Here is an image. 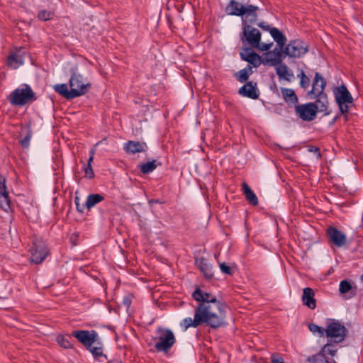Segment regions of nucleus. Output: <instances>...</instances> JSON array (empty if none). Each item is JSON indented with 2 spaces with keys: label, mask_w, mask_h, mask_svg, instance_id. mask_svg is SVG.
Wrapping results in <instances>:
<instances>
[{
  "label": "nucleus",
  "mask_w": 363,
  "mask_h": 363,
  "mask_svg": "<svg viewBox=\"0 0 363 363\" xmlns=\"http://www.w3.org/2000/svg\"><path fill=\"white\" fill-rule=\"evenodd\" d=\"M220 309V305H213L211 303H198L195 309V315L199 316L201 325L207 324L212 328H218L221 322L218 316L216 311Z\"/></svg>",
  "instance_id": "1"
},
{
  "label": "nucleus",
  "mask_w": 363,
  "mask_h": 363,
  "mask_svg": "<svg viewBox=\"0 0 363 363\" xmlns=\"http://www.w3.org/2000/svg\"><path fill=\"white\" fill-rule=\"evenodd\" d=\"M11 104L15 106H23L36 101L37 97L31 87L26 84L14 89L8 96Z\"/></svg>",
  "instance_id": "2"
},
{
  "label": "nucleus",
  "mask_w": 363,
  "mask_h": 363,
  "mask_svg": "<svg viewBox=\"0 0 363 363\" xmlns=\"http://www.w3.org/2000/svg\"><path fill=\"white\" fill-rule=\"evenodd\" d=\"M243 42L247 41L252 48H256L259 51H267L273 45V43H261V33L259 30L250 25L242 26V38Z\"/></svg>",
  "instance_id": "3"
},
{
  "label": "nucleus",
  "mask_w": 363,
  "mask_h": 363,
  "mask_svg": "<svg viewBox=\"0 0 363 363\" xmlns=\"http://www.w3.org/2000/svg\"><path fill=\"white\" fill-rule=\"evenodd\" d=\"M157 336L155 337L157 342L155 348L157 352H168L176 342V338L173 332L167 328H158Z\"/></svg>",
  "instance_id": "4"
},
{
  "label": "nucleus",
  "mask_w": 363,
  "mask_h": 363,
  "mask_svg": "<svg viewBox=\"0 0 363 363\" xmlns=\"http://www.w3.org/2000/svg\"><path fill=\"white\" fill-rule=\"evenodd\" d=\"M334 95L341 113L345 115L353 104L351 94L345 86L340 85L335 89Z\"/></svg>",
  "instance_id": "5"
},
{
  "label": "nucleus",
  "mask_w": 363,
  "mask_h": 363,
  "mask_svg": "<svg viewBox=\"0 0 363 363\" xmlns=\"http://www.w3.org/2000/svg\"><path fill=\"white\" fill-rule=\"evenodd\" d=\"M347 329L345 325L336 320L331 321L325 328L326 337L335 343L342 342L346 336Z\"/></svg>",
  "instance_id": "6"
},
{
  "label": "nucleus",
  "mask_w": 363,
  "mask_h": 363,
  "mask_svg": "<svg viewBox=\"0 0 363 363\" xmlns=\"http://www.w3.org/2000/svg\"><path fill=\"white\" fill-rule=\"evenodd\" d=\"M30 261L34 264H40L48 255V249L45 242L40 239H35L30 249Z\"/></svg>",
  "instance_id": "7"
},
{
  "label": "nucleus",
  "mask_w": 363,
  "mask_h": 363,
  "mask_svg": "<svg viewBox=\"0 0 363 363\" xmlns=\"http://www.w3.org/2000/svg\"><path fill=\"white\" fill-rule=\"evenodd\" d=\"M308 51L306 43L301 40L291 41L285 48L284 52L290 57L298 58L303 57Z\"/></svg>",
  "instance_id": "8"
},
{
  "label": "nucleus",
  "mask_w": 363,
  "mask_h": 363,
  "mask_svg": "<svg viewBox=\"0 0 363 363\" xmlns=\"http://www.w3.org/2000/svg\"><path fill=\"white\" fill-rule=\"evenodd\" d=\"M72 335L86 348L90 347L99 340L98 333L95 330H74Z\"/></svg>",
  "instance_id": "9"
},
{
  "label": "nucleus",
  "mask_w": 363,
  "mask_h": 363,
  "mask_svg": "<svg viewBox=\"0 0 363 363\" xmlns=\"http://www.w3.org/2000/svg\"><path fill=\"white\" fill-rule=\"evenodd\" d=\"M315 108L313 103L300 104L295 107L296 115L306 121H311L315 118Z\"/></svg>",
  "instance_id": "10"
},
{
  "label": "nucleus",
  "mask_w": 363,
  "mask_h": 363,
  "mask_svg": "<svg viewBox=\"0 0 363 363\" xmlns=\"http://www.w3.org/2000/svg\"><path fill=\"white\" fill-rule=\"evenodd\" d=\"M82 79L83 77L80 74L73 72L69 82L70 89L72 90L74 89L78 91L79 96L86 93L90 86L89 83H84Z\"/></svg>",
  "instance_id": "11"
},
{
  "label": "nucleus",
  "mask_w": 363,
  "mask_h": 363,
  "mask_svg": "<svg viewBox=\"0 0 363 363\" xmlns=\"http://www.w3.org/2000/svg\"><path fill=\"white\" fill-rule=\"evenodd\" d=\"M325 85L326 82L324 78L318 72H316L313 81L312 89L308 91V95L311 99H315L318 95L323 94Z\"/></svg>",
  "instance_id": "12"
},
{
  "label": "nucleus",
  "mask_w": 363,
  "mask_h": 363,
  "mask_svg": "<svg viewBox=\"0 0 363 363\" xmlns=\"http://www.w3.org/2000/svg\"><path fill=\"white\" fill-rule=\"evenodd\" d=\"M327 235L330 240L337 247L343 246L347 242L346 235L335 227H329Z\"/></svg>",
  "instance_id": "13"
},
{
  "label": "nucleus",
  "mask_w": 363,
  "mask_h": 363,
  "mask_svg": "<svg viewBox=\"0 0 363 363\" xmlns=\"http://www.w3.org/2000/svg\"><path fill=\"white\" fill-rule=\"evenodd\" d=\"M240 57L243 60L252 65L255 67H259L262 63L260 56L255 53L250 48H243L240 52Z\"/></svg>",
  "instance_id": "14"
},
{
  "label": "nucleus",
  "mask_w": 363,
  "mask_h": 363,
  "mask_svg": "<svg viewBox=\"0 0 363 363\" xmlns=\"http://www.w3.org/2000/svg\"><path fill=\"white\" fill-rule=\"evenodd\" d=\"M192 296L199 303L208 302L213 305H220V302L217 301L215 296L200 289H196L193 293Z\"/></svg>",
  "instance_id": "15"
},
{
  "label": "nucleus",
  "mask_w": 363,
  "mask_h": 363,
  "mask_svg": "<svg viewBox=\"0 0 363 363\" xmlns=\"http://www.w3.org/2000/svg\"><path fill=\"white\" fill-rule=\"evenodd\" d=\"M5 183V177L0 175V207L6 211L10 208V199Z\"/></svg>",
  "instance_id": "16"
},
{
  "label": "nucleus",
  "mask_w": 363,
  "mask_h": 363,
  "mask_svg": "<svg viewBox=\"0 0 363 363\" xmlns=\"http://www.w3.org/2000/svg\"><path fill=\"white\" fill-rule=\"evenodd\" d=\"M147 145L144 142L129 140L124 144V150L128 154H135L147 151Z\"/></svg>",
  "instance_id": "17"
},
{
  "label": "nucleus",
  "mask_w": 363,
  "mask_h": 363,
  "mask_svg": "<svg viewBox=\"0 0 363 363\" xmlns=\"http://www.w3.org/2000/svg\"><path fill=\"white\" fill-rule=\"evenodd\" d=\"M257 6L250 5L246 7L243 11V14L241 15L242 19V26L248 25V23H255L257 21V15L256 13Z\"/></svg>",
  "instance_id": "18"
},
{
  "label": "nucleus",
  "mask_w": 363,
  "mask_h": 363,
  "mask_svg": "<svg viewBox=\"0 0 363 363\" xmlns=\"http://www.w3.org/2000/svg\"><path fill=\"white\" fill-rule=\"evenodd\" d=\"M314 296V291L311 288H304L303 290V295L301 297L303 304L311 309L315 308L316 301Z\"/></svg>",
  "instance_id": "19"
},
{
  "label": "nucleus",
  "mask_w": 363,
  "mask_h": 363,
  "mask_svg": "<svg viewBox=\"0 0 363 363\" xmlns=\"http://www.w3.org/2000/svg\"><path fill=\"white\" fill-rule=\"evenodd\" d=\"M55 90L67 99H72L79 96V93L78 91L74 89L72 90L70 89V90H69L67 85L65 84H56L55 86Z\"/></svg>",
  "instance_id": "20"
},
{
  "label": "nucleus",
  "mask_w": 363,
  "mask_h": 363,
  "mask_svg": "<svg viewBox=\"0 0 363 363\" xmlns=\"http://www.w3.org/2000/svg\"><path fill=\"white\" fill-rule=\"evenodd\" d=\"M239 94L242 96L252 99H256L259 97V93L257 92L256 84H253L252 82H248L243 85L240 89Z\"/></svg>",
  "instance_id": "21"
},
{
  "label": "nucleus",
  "mask_w": 363,
  "mask_h": 363,
  "mask_svg": "<svg viewBox=\"0 0 363 363\" xmlns=\"http://www.w3.org/2000/svg\"><path fill=\"white\" fill-rule=\"evenodd\" d=\"M276 72L280 79L290 82L294 79L293 72L284 63H280L277 66Z\"/></svg>",
  "instance_id": "22"
},
{
  "label": "nucleus",
  "mask_w": 363,
  "mask_h": 363,
  "mask_svg": "<svg viewBox=\"0 0 363 363\" xmlns=\"http://www.w3.org/2000/svg\"><path fill=\"white\" fill-rule=\"evenodd\" d=\"M23 64V60L21 55L16 52L11 53L7 60V65L12 69H17Z\"/></svg>",
  "instance_id": "23"
},
{
  "label": "nucleus",
  "mask_w": 363,
  "mask_h": 363,
  "mask_svg": "<svg viewBox=\"0 0 363 363\" xmlns=\"http://www.w3.org/2000/svg\"><path fill=\"white\" fill-rule=\"evenodd\" d=\"M196 264L206 278L211 279L212 277L213 274L211 268L206 262V259L203 258H197L196 259Z\"/></svg>",
  "instance_id": "24"
},
{
  "label": "nucleus",
  "mask_w": 363,
  "mask_h": 363,
  "mask_svg": "<svg viewBox=\"0 0 363 363\" xmlns=\"http://www.w3.org/2000/svg\"><path fill=\"white\" fill-rule=\"evenodd\" d=\"M281 91L286 103L289 104H296L298 102V97L293 89L289 88H282Z\"/></svg>",
  "instance_id": "25"
},
{
  "label": "nucleus",
  "mask_w": 363,
  "mask_h": 363,
  "mask_svg": "<svg viewBox=\"0 0 363 363\" xmlns=\"http://www.w3.org/2000/svg\"><path fill=\"white\" fill-rule=\"evenodd\" d=\"M317 97H318V99L314 103H313V106L316 108L315 112L316 113L318 111L324 112V111H327L328 98H327L326 94H320V95H318Z\"/></svg>",
  "instance_id": "26"
},
{
  "label": "nucleus",
  "mask_w": 363,
  "mask_h": 363,
  "mask_svg": "<svg viewBox=\"0 0 363 363\" xmlns=\"http://www.w3.org/2000/svg\"><path fill=\"white\" fill-rule=\"evenodd\" d=\"M242 191L246 199L253 206H257L258 204V199L257 196L246 183H242Z\"/></svg>",
  "instance_id": "27"
},
{
  "label": "nucleus",
  "mask_w": 363,
  "mask_h": 363,
  "mask_svg": "<svg viewBox=\"0 0 363 363\" xmlns=\"http://www.w3.org/2000/svg\"><path fill=\"white\" fill-rule=\"evenodd\" d=\"M270 34L280 48H282L286 42V38L283 33L279 29L273 28L270 30Z\"/></svg>",
  "instance_id": "28"
},
{
  "label": "nucleus",
  "mask_w": 363,
  "mask_h": 363,
  "mask_svg": "<svg viewBox=\"0 0 363 363\" xmlns=\"http://www.w3.org/2000/svg\"><path fill=\"white\" fill-rule=\"evenodd\" d=\"M199 325H201L199 318V316H196L195 314L194 319L191 318H186L180 323V326L183 328L184 330H186L191 327L196 328Z\"/></svg>",
  "instance_id": "29"
},
{
  "label": "nucleus",
  "mask_w": 363,
  "mask_h": 363,
  "mask_svg": "<svg viewBox=\"0 0 363 363\" xmlns=\"http://www.w3.org/2000/svg\"><path fill=\"white\" fill-rule=\"evenodd\" d=\"M104 199V197L99 194H90L87 196L85 206L87 209H91L97 203L101 202Z\"/></svg>",
  "instance_id": "30"
},
{
  "label": "nucleus",
  "mask_w": 363,
  "mask_h": 363,
  "mask_svg": "<svg viewBox=\"0 0 363 363\" xmlns=\"http://www.w3.org/2000/svg\"><path fill=\"white\" fill-rule=\"evenodd\" d=\"M232 10L230 14L241 16L243 14V11L246 9L247 6H243L242 4L235 1V0H231L229 6Z\"/></svg>",
  "instance_id": "31"
},
{
  "label": "nucleus",
  "mask_w": 363,
  "mask_h": 363,
  "mask_svg": "<svg viewBox=\"0 0 363 363\" xmlns=\"http://www.w3.org/2000/svg\"><path fill=\"white\" fill-rule=\"evenodd\" d=\"M57 343L62 347L65 349H69L72 347V337L69 335H60L57 337L56 339Z\"/></svg>",
  "instance_id": "32"
},
{
  "label": "nucleus",
  "mask_w": 363,
  "mask_h": 363,
  "mask_svg": "<svg viewBox=\"0 0 363 363\" xmlns=\"http://www.w3.org/2000/svg\"><path fill=\"white\" fill-rule=\"evenodd\" d=\"M160 163L157 162L156 160L147 162L145 164H140V171L143 174H148L153 172Z\"/></svg>",
  "instance_id": "33"
},
{
  "label": "nucleus",
  "mask_w": 363,
  "mask_h": 363,
  "mask_svg": "<svg viewBox=\"0 0 363 363\" xmlns=\"http://www.w3.org/2000/svg\"><path fill=\"white\" fill-rule=\"evenodd\" d=\"M252 72V67L250 65H247L245 68L240 70L236 74V77L238 81L240 82H244L247 80L250 74Z\"/></svg>",
  "instance_id": "34"
},
{
  "label": "nucleus",
  "mask_w": 363,
  "mask_h": 363,
  "mask_svg": "<svg viewBox=\"0 0 363 363\" xmlns=\"http://www.w3.org/2000/svg\"><path fill=\"white\" fill-rule=\"evenodd\" d=\"M297 77L300 78V86L303 89H307L310 85L311 80L303 69L301 70Z\"/></svg>",
  "instance_id": "35"
},
{
  "label": "nucleus",
  "mask_w": 363,
  "mask_h": 363,
  "mask_svg": "<svg viewBox=\"0 0 363 363\" xmlns=\"http://www.w3.org/2000/svg\"><path fill=\"white\" fill-rule=\"evenodd\" d=\"M313 363H336L335 362H330L328 358L322 352L320 351L318 354H315L312 357Z\"/></svg>",
  "instance_id": "36"
},
{
  "label": "nucleus",
  "mask_w": 363,
  "mask_h": 363,
  "mask_svg": "<svg viewBox=\"0 0 363 363\" xmlns=\"http://www.w3.org/2000/svg\"><path fill=\"white\" fill-rule=\"evenodd\" d=\"M352 289L351 284L347 280H342L340 283L339 291L342 295H345L350 292Z\"/></svg>",
  "instance_id": "37"
},
{
  "label": "nucleus",
  "mask_w": 363,
  "mask_h": 363,
  "mask_svg": "<svg viewBox=\"0 0 363 363\" xmlns=\"http://www.w3.org/2000/svg\"><path fill=\"white\" fill-rule=\"evenodd\" d=\"M326 357L330 355V357H334L337 350L333 345L331 344H326L320 350Z\"/></svg>",
  "instance_id": "38"
},
{
  "label": "nucleus",
  "mask_w": 363,
  "mask_h": 363,
  "mask_svg": "<svg viewBox=\"0 0 363 363\" xmlns=\"http://www.w3.org/2000/svg\"><path fill=\"white\" fill-rule=\"evenodd\" d=\"M32 137V130L30 126L26 128V135L25 138L21 140L20 143L23 147H28L30 138Z\"/></svg>",
  "instance_id": "39"
},
{
  "label": "nucleus",
  "mask_w": 363,
  "mask_h": 363,
  "mask_svg": "<svg viewBox=\"0 0 363 363\" xmlns=\"http://www.w3.org/2000/svg\"><path fill=\"white\" fill-rule=\"evenodd\" d=\"M54 13L52 11L46 10H42L38 14V18L44 21L52 19Z\"/></svg>",
  "instance_id": "40"
},
{
  "label": "nucleus",
  "mask_w": 363,
  "mask_h": 363,
  "mask_svg": "<svg viewBox=\"0 0 363 363\" xmlns=\"http://www.w3.org/2000/svg\"><path fill=\"white\" fill-rule=\"evenodd\" d=\"M308 328L311 332L313 334L318 333L320 336H323L325 333V329L320 327L315 324L311 323L308 325Z\"/></svg>",
  "instance_id": "41"
},
{
  "label": "nucleus",
  "mask_w": 363,
  "mask_h": 363,
  "mask_svg": "<svg viewBox=\"0 0 363 363\" xmlns=\"http://www.w3.org/2000/svg\"><path fill=\"white\" fill-rule=\"evenodd\" d=\"M87 349L89 350V351L95 357L103 356V350H102V347L101 345H99V346L91 345L90 347H87Z\"/></svg>",
  "instance_id": "42"
},
{
  "label": "nucleus",
  "mask_w": 363,
  "mask_h": 363,
  "mask_svg": "<svg viewBox=\"0 0 363 363\" xmlns=\"http://www.w3.org/2000/svg\"><path fill=\"white\" fill-rule=\"evenodd\" d=\"M85 177L89 179H92L94 177V173L91 167V164L87 165L86 167L84 168Z\"/></svg>",
  "instance_id": "43"
},
{
  "label": "nucleus",
  "mask_w": 363,
  "mask_h": 363,
  "mask_svg": "<svg viewBox=\"0 0 363 363\" xmlns=\"http://www.w3.org/2000/svg\"><path fill=\"white\" fill-rule=\"evenodd\" d=\"M272 363H285L280 356L273 354L271 357Z\"/></svg>",
  "instance_id": "44"
},
{
  "label": "nucleus",
  "mask_w": 363,
  "mask_h": 363,
  "mask_svg": "<svg viewBox=\"0 0 363 363\" xmlns=\"http://www.w3.org/2000/svg\"><path fill=\"white\" fill-rule=\"evenodd\" d=\"M132 302V298L130 295H128L123 298V304L126 307L129 308Z\"/></svg>",
  "instance_id": "45"
},
{
  "label": "nucleus",
  "mask_w": 363,
  "mask_h": 363,
  "mask_svg": "<svg viewBox=\"0 0 363 363\" xmlns=\"http://www.w3.org/2000/svg\"><path fill=\"white\" fill-rule=\"evenodd\" d=\"M265 64L273 63L274 59L273 57V55L271 52H267L265 55Z\"/></svg>",
  "instance_id": "46"
},
{
  "label": "nucleus",
  "mask_w": 363,
  "mask_h": 363,
  "mask_svg": "<svg viewBox=\"0 0 363 363\" xmlns=\"http://www.w3.org/2000/svg\"><path fill=\"white\" fill-rule=\"evenodd\" d=\"M90 157L87 161V165H89V164H91V162H93V160H94V154H95V150L94 148H92L90 152Z\"/></svg>",
  "instance_id": "47"
},
{
  "label": "nucleus",
  "mask_w": 363,
  "mask_h": 363,
  "mask_svg": "<svg viewBox=\"0 0 363 363\" xmlns=\"http://www.w3.org/2000/svg\"><path fill=\"white\" fill-rule=\"evenodd\" d=\"M74 203H75V204H76V206H77V211H78L79 212L82 213V212H83V208H81V206H80V203H79V197H78V196H76V197L74 198Z\"/></svg>",
  "instance_id": "48"
},
{
  "label": "nucleus",
  "mask_w": 363,
  "mask_h": 363,
  "mask_svg": "<svg viewBox=\"0 0 363 363\" xmlns=\"http://www.w3.org/2000/svg\"><path fill=\"white\" fill-rule=\"evenodd\" d=\"M219 265L221 271L223 273L227 274V264L225 262H219Z\"/></svg>",
  "instance_id": "49"
},
{
  "label": "nucleus",
  "mask_w": 363,
  "mask_h": 363,
  "mask_svg": "<svg viewBox=\"0 0 363 363\" xmlns=\"http://www.w3.org/2000/svg\"><path fill=\"white\" fill-rule=\"evenodd\" d=\"M148 203H149L150 206H152L154 203H158L160 202L159 201V200H157V199H151L149 201Z\"/></svg>",
  "instance_id": "50"
},
{
  "label": "nucleus",
  "mask_w": 363,
  "mask_h": 363,
  "mask_svg": "<svg viewBox=\"0 0 363 363\" xmlns=\"http://www.w3.org/2000/svg\"><path fill=\"white\" fill-rule=\"evenodd\" d=\"M309 150H310V151H314L315 152H316V153H317V156H318V157H320V154L319 150H318V148H316V147H315V148H314V149L311 148Z\"/></svg>",
  "instance_id": "51"
},
{
  "label": "nucleus",
  "mask_w": 363,
  "mask_h": 363,
  "mask_svg": "<svg viewBox=\"0 0 363 363\" xmlns=\"http://www.w3.org/2000/svg\"><path fill=\"white\" fill-rule=\"evenodd\" d=\"M233 272V268L228 266V274H230Z\"/></svg>",
  "instance_id": "52"
},
{
  "label": "nucleus",
  "mask_w": 363,
  "mask_h": 363,
  "mask_svg": "<svg viewBox=\"0 0 363 363\" xmlns=\"http://www.w3.org/2000/svg\"><path fill=\"white\" fill-rule=\"evenodd\" d=\"M259 26L261 28H265L264 23L262 22V23H259Z\"/></svg>",
  "instance_id": "53"
},
{
  "label": "nucleus",
  "mask_w": 363,
  "mask_h": 363,
  "mask_svg": "<svg viewBox=\"0 0 363 363\" xmlns=\"http://www.w3.org/2000/svg\"><path fill=\"white\" fill-rule=\"evenodd\" d=\"M362 280L363 281V275L362 276Z\"/></svg>",
  "instance_id": "54"
}]
</instances>
